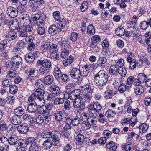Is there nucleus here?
<instances>
[{
	"label": "nucleus",
	"mask_w": 151,
	"mask_h": 151,
	"mask_svg": "<svg viewBox=\"0 0 151 151\" xmlns=\"http://www.w3.org/2000/svg\"><path fill=\"white\" fill-rule=\"evenodd\" d=\"M108 79L107 73L104 70H101L94 76V81L96 86L102 87L106 84Z\"/></svg>",
	"instance_id": "f257e3e1"
},
{
	"label": "nucleus",
	"mask_w": 151,
	"mask_h": 151,
	"mask_svg": "<svg viewBox=\"0 0 151 151\" xmlns=\"http://www.w3.org/2000/svg\"><path fill=\"white\" fill-rule=\"evenodd\" d=\"M66 22V19H63L57 23V26L55 25H51L48 29V32L51 35H54L58 32H60L65 27Z\"/></svg>",
	"instance_id": "f03ea898"
},
{
	"label": "nucleus",
	"mask_w": 151,
	"mask_h": 151,
	"mask_svg": "<svg viewBox=\"0 0 151 151\" xmlns=\"http://www.w3.org/2000/svg\"><path fill=\"white\" fill-rule=\"evenodd\" d=\"M24 146L30 144L29 151H39L40 146L36 139L34 137H29L23 141Z\"/></svg>",
	"instance_id": "7ed1b4c3"
},
{
	"label": "nucleus",
	"mask_w": 151,
	"mask_h": 151,
	"mask_svg": "<svg viewBox=\"0 0 151 151\" xmlns=\"http://www.w3.org/2000/svg\"><path fill=\"white\" fill-rule=\"evenodd\" d=\"M33 28L31 27H26V26H20L17 30L18 35L19 37H25L27 35L28 32H32Z\"/></svg>",
	"instance_id": "20e7f679"
},
{
	"label": "nucleus",
	"mask_w": 151,
	"mask_h": 151,
	"mask_svg": "<svg viewBox=\"0 0 151 151\" xmlns=\"http://www.w3.org/2000/svg\"><path fill=\"white\" fill-rule=\"evenodd\" d=\"M51 139L53 142V145H57V144L59 142L60 138L61 137L60 133L57 130H53L51 132Z\"/></svg>",
	"instance_id": "39448f33"
},
{
	"label": "nucleus",
	"mask_w": 151,
	"mask_h": 151,
	"mask_svg": "<svg viewBox=\"0 0 151 151\" xmlns=\"http://www.w3.org/2000/svg\"><path fill=\"white\" fill-rule=\"evenodd\" d=\"M70 76L72 78L75 79L80 80L81 81L82 79L80 80V77L81 75V73L80 69L76 68H72L70 72Z\"/></svg>",
	"instance_id": "423d86ee"
},
{
	"label": "nucleus",
	"mask_w": 151,
	"mask_h": 151,
	"mask_svg": "<svg viewBox=\"0 0 151 151\" xmlns=\"http://www.w3.org/2000/svg\"><path fill=\"white\" fill-rule=\"evenodd\" d=\"M20 8L22 9V11L24 10V8H16L13 7H9L7 9L6 12L7 15L12 18H14L16 17L18 14V10Z\"/></svg>",
	"instance_id": "0eeeda50"
},
{
	"label": "nucleus",
	"mask_w": 151,
	"mask_h": 151,
	"mask_svg": "<svg viewBox=\"0 0 151 151\" xmlns=\"http://www.w3.org/2000/svg\"><path fill=\"white\" fill-rule=\"evenodd\" d=\"M20 21L23 23V25L22 26H26L27 27L32 26L30 24L31 22V20L28 16L26 14L21 15L19 17Z\"/></svg>",
	"instance_id": "6e6552de"
},
{
	"label": "nucleus",
	"mask_w": 151,
	"mask_h": 151,
	"mask_svg": "<svg viewBox=\"0 0 151 151\" xmlns=\"http://www.w3.org/2000/svg\"><path fill=\"white\" fill-rule=\"evenodd\" d=\"M73 100V105L74 108H79L80 109H83L85 108V106L82 98H77Z\"/></svg>",
	"instance_id": "1a4fd4ad"
},
{
	"label": "nucleus",
	"mask_w": 151,
	"mask_h": 151,
	"mask_svg": "<svg viewBox=\"0 0 151 151\" xmlns=\"http://www.w3.org/2000/svg\"><path fill=\"white\" fill-rule=\"evenodd\" d=\"M69 94H68V98L71 100H74L76 99L81 98L80 94L81 93L80 90L79 89H72Z\"/></svg>",
	"instance_id": "9d476101"
},
{
	"label": "nucleus",
	"mask_w": 151,
	"mask_h": 151,
	"mask_svg": "<svg viewBox=\"0 0 151 151\" xmlns=\"http://www.w3.org/2000/svg\"><path fill=\"white\" fill-rule=\"evenodd\" d=\"M11 61L13 63L15 68L17 69L19 68L20 65L22 64V60L21 57L18 55H16L12 58Z\"/></svg>",
	"instance_id": "9b49d317"
},
{
	"label": "nucleus",
	"mask_w": 151,
	"mask_h": 151,
	"mask_svg": "<svg viewBox=\"0 0 151 151\" xmlns=\"http://www.w3.org/2000/svg\"><path fill=\"white\" fill-rule=\"evenodd\" d=\"M38 66H41L50 69L52 67V63L50 60L45 59L43 60H38L37 62Z\"/></svg>",
	"instance_id": "f8f14e48"
},
{
	"label": "nucleus",
	"mask_w": 151,
	"mask_h": 151,
	"mask_svg": "<svg viewBox=\"0 0 151 151\" xmlns=\"http://www.w3.org/2000/svg\"><path fill=\"white\" fill-rule=\"evenodd\" d=\"M99 67L104 68L108 65V63L106 58L104 57L99 56L97 61Z\"/></svg>",
	"instance_id": "ddd939ff"
},
{
	"label": "nucleus",
	"mask_w": 151,
	"mask_h": 151,
	"mask_svg": "<svg viewBox=\"0 0 151 151\" xmlns=\"http://www.w3.org/2000/svg\"><path fill=\"white\" fill-rule=\"evenodd\" d=\"M17 129L20 134H24L28 131L29 127L25 124H22L17 127Z\"/></svg>",
	"instance_id": "4468645a"
},
{
	"label": "nucleus",
	"mask_w": 151,
	"mask_h": 151,
	"mask_svg": "<svg viewBox=\"0 0 151 151\" xmlns=\"http://www.w3.org/2000/svg\"><path fill=\"white\" fill-rule=\"evenodd\" d=\"M49 90L53 94L57 96H59L60 94L59 87L55 85H52L50 86Z\"/></svg>",
	"instance_id": "2eb2a0df"
},
{
	"label": "nucleus",
	"mask_w": 151,
	"mask_h": 151,
	"mask_svg": "<svg viewBox=\"0 0 151 151\" xmlns=\"http://www.w3.org/2000/svg\"><path fill=\"white\" fill-rule=\"evenodd\" d=\"M150 25L151 28V18H150L147 21H143L139 25L140 28L142 30H146Z\"/></svg>",
	"instance_id": "dca6fc26"
},
{
	"label": "nucleus",
	"mask_w": 151,
	"mask_h": 151,
	"mask_svg": "<svg viewBox=\"0 0 151 151\" xmlns=\"http://www.w3.org/2000/svg\"><path fill=\"white\" fill-rule=\"evenodd\" d=\"M149 128V125L146 123H143L140 125L139 127V134L142 135L147 131Z\"/></svg>",
	"instance_id": "f3484780"
},
{
	"label": "nucleus",
	"mask_w": 151,
	"mask_h": 151,
	"mask_svg": "<svg viewBox=\"0 0 151 151\" xmlns=\"http://www.w3.org/2000/svg\"><path fill=\"white\" fill-rule=\"evenodd\" d=\"M14 112L15 115L21 117L25 113V110L22 107L19 106L14 109Z\"/></svg>",
	"instance_id": "a211bd4d"
},
{
	"label": "nucleus",
	"mask_w": 151,
	"mask_h": 151,
	"mask_svg": "<svg viewBox=\"0 0 151 151\" xmlns=\"http://www.w3.org/2000/svg\"><path fill=\"white\" fill-rule=\"evenodd\" d=\"M21 117L15 115L10 119V121L14 125H18L21 123Z\"/></svg>",
	"instance_id": "6ab92c4d"
},
{
	"label": "nucleus",
	"mask_w": 151,
	"mask_h": 151,
	"mask_svg": "<svg viewBox=\"0 0 151 151\" xmlns=\"http://www.w3.org/2000/svg\"><path fill=\"white\" fill-rule=\"evenodd\" d=\"M43 81L45 84L51 85L53 82L54 78L51 75H47L44 78Z\"/></svg>",
	"instance_id": "aec40b11"
},
{
	"label": "nucleus",
	"mask_w": 151,
	"mask_h": 151,
	"mask_svg": "<svg viewBox=\"0 0 151 151\" xmlns=\"http://www.w3.org/2000/svg\"><path fill=\"white\" fill-rule=\"evenodd\" d=\"M52 144L53 145V142L50 139H48L44 142L42 147L44 149H48L51 147Z\"/></svg>",
	"instance_id": "412c9836"
},
{
	"label": "nucleus",
	"mask_w": 151,
	"mask_h": 151,
	"mask_svg": "<svg viewBox=\"0 0 151 151\" xmlns=\"http://www.w3.org/2000/svg\"><path fill=\"white\" fill-rule=\"evenodd\" d=\"M63 112L61 110H56L54 116L55 120L58 122L62 121Z\"/></svg>",
	"instance_id": "4be33fe9"
},
{
	"label": "nucleus",
	"mask_w": 151,
	"mask_h": 151,
	"mask_svg": "<svg viewBox=\"0 0 151 151\" xmlns=\"http://www.w3.org/2000/svg\"><path fill=\"white\" fill-rule=\"evenodd\" d=\"M82 91L85 93H92L93 90L90 84H86L81 87Z\"/></svg>",
	"instance_id": "5701e85b"
},
{
	"label": "nucleus",
	"mask_w": 151,
	"mask_h": 151,
	"mask_svg": "<svg viewBox=\"0 0 151 151\" xmlns=\"http://www.w3.org/2000/svg\"><path fill=\"white\" fill-rule=\"evenodd\" d=\"M9 27L11 30L17 29L19 26L18 22L17 21L11 20L9 22Z\"/></svg>",
	"instance_id": "b1692460"
},
{
	"label": "nucleus",
	"mask_w": 151,
	"mask_h": 151,
	"mask_svg": "<svg viewBox=\"0 0 151 151\" xmlns=\"http://www.w3.org/2000/svg\"><path fill=\"white\" fill-rule=\"evenodd\" d=\"M119 68L115 64L111 65L109 69L110 74L111 76L116 75V73H118Z\"/></svg>",
	"instance_id": "393cba45"
},
{
	"label": "nucleus",
	"mask_w": 151,
	"mask_h": 151,
	"mask_svg": "<svg viewBox=\"0 0 151 151\" xmlns=\"http://www.w3.org/2000/svg\"><path fill=\"white\" fill-rule=\"evenodd\" d=\"M6 37L10 41L14 40L17 37L16 32L13 31H10L6 35Z\"/></svg>",
	"instance_id": "a878e982"
},
{
	"label": "nucleus",
	"mask_w": 151,
	"mask_h": 151,
	"mask_svg": "<svg viewBox=\"0 0 151 151\" xmlns=\"http://www.w3.org/2000/svg\"><path fill=\"white\" fill-rule=\"evenodd\" d=\"M81 75L86 76L89 72V68L87 65L82 66L80 69Z\"/></svg>",
	"instance_id": "bb28decb"
},
{
	"label": "nucleus",
	"mask_w": 151,
	"mask_h": 151,
	"mask_svg": "<svg viewBox=\"0 0 151 151\" xmlns=\"http://www.w3.org/2000/svg\"><path fill=\"white\" fill-rule=\"evenodd\" d=\"M46 18L47 17L45 14L43 13H42L40 15L39 14L36 13L32 17L33 20L34 22L35 21H37L39 19L42 20V19L43 21H45V20Z\"/></svg>",
	"instance_id": "cd10ccee"
},
{
	"label": "nucleus",
	"mask_w": 151,
	"mask_h": 151,
	"mask_svg": "<svg viewBox=\"0 0 151 151\" xmlns=\"http://www.w3.org/2000/svg\"><path fill=\"white\" fill-rule=\"evenodd\" d=\"M34 103L35 105L37 106H43L45 103V101L43 99L41 96L37 97H35V99L34 101Z\"/></svg>",
	"instance_id": "c85d7f7f"
},
{
	"label": "nucleus",
	"mask_w": 151,
	"mask_h": 151,
	"mask_svg": "<svg viewBox=\"0 0 151 151\" xmlns=\"http://www.w3.org/2000/svg\"><path fill=\"white\" fill-rule=\"evenodd\" d=\"M147 78L146 75L144 73H141L139 74L137 78V85H140L142 83H144V81Z\"/></svg>",
	"instance_id": "c756f323"
},
{
	"label": "nucleus",
	"mask_w": 151,
	"mask_h": 151,
	"mask_svg": "<svg viewBox=\"0 0 151 151\" xmlns=\"http://www.w3.org/2000/svg\"><path fill=\"white\" fill-rule=\"evenodd\" d=\"M37 109V106L34 104L32 102L28 106L27 110L29 112L34 113L36 111Z\"/></svg>",
	"instance_id": "7c9ffc66"
},
{
	"label": "nucleus",
	"mask_w": 151,
	"mask_h": 151,
	"mask_svg": "<svg viewBox=\"0 0 151 151\" xmlns=\"http://www.w3.org/2000/svg\"><path fill=\"white\" fill-rule=\"evenodd\" d=\"M25 60L28 63H30L33 62L34 60V55L31 53H29L25 56Z\"/></svg>",
	"instance_id": "2f4dec72"
},
{
	"label": "nucleus",
	"mask_w": 151,
	"mask_h": 151,
	"mask_svg": "<svg viewBox=\"0 0 151 151\" xmlns=\"http://www.w3.org/2000/svg\"><path fill=\"white\" fill-rule=\"evenodd\" d=\"M45 106L46 107L47 110V116H45V119H47L48 117H50L51 115L50 111L52 109L53 104L52 103H48Z\"/></svg>",
	"instance_id": "473e14b6"
},
{
	"label": "nucleus",
	"mask_w": 151,
	"mask_h": 151,
	"mask_svg": "<svg viewBox=\"0 0 151 151\" xmlns=\"http://www.w3.org/2000/svg\"><path fill=\"white\" fill-rule=\"evenodd\" d=\"M137 78H135L133 76H130L127 79V83L130 85L132 84L135 85H137Z\"/></svg>",
	"instance_id": "72a5a7b5"
},
{
	"label": "nucleus",
	"mask_w": 151,
	"mask_h": 151,
	"mask_svg": "<svg viewBox=\"0 0 151 151\" xmlns=\"http://www.w3.org/2000/svg\"><path fill=\"white\" fill-rule=\"evenodd\" d=\"M9 138V144L15 145L17 143V138L14 135H8Z\"/></svg>",
	"instance_id": "f704fd0d"
},
{
	"label": "nucleus",
	"mask_w": 151,
	"mask_h": 151,
	"mask_svg": "<svg viewBox=\"0 0 151 151\" xmlns=\"http://www.w3.org/2000/svg\"><path fill=\"white\" fill-rule=\"evenodd\" d=\"M134 88L135 93L137 95H141L144 91V87L142 85H135Z\"/></svg>",
	"instance_id": "c9c22d12"
},
{
	"label": "nucleus",
	"mask_w": 151,
	"mask_h": 151,
	"mask_svg": "<svg viewBox=\"0 0 151 151\" xmlns=\"http://www.w3.org/2000/svg\"><path fill=\"white\" fill-rule=\"evenodd\" d=\"M16 126L14 125H12L7 127L6 135L10 136L13 134V133L15 131L16 129Z\"/></svg>",
	"instance_id": "e433bc0d"
},
{
	"label": "nucleus",
	"mask_w": 151,
	"mask_h": 151,
	"mask_svg": "<svg viewBox=\"0 0 151 151\" xmlns=\"http://www.w3.org/2000/svg\"><path fill=\"white\" fill-rule=\"evenodd\" d=\"M115 94V92L113 90L108 89L106 91L104 92V96L106 99H108L111 98Z\"/></svg>",
	"instance_id": "4c0bfd02"
},
{
	"label": "nucleus",
	"mask_w": 151,
	"mask_h": 151,
	"mask_svg": "<svg viewBox=\"0 0 151 151\" xmlns=\"http://www.w3.org/2000/svg\"><path fill=\"white\" fill-rule=\"evenodd\" d=\"M53 74L55 78L57 79H59L60 77L61 76L62 73L60 68L58 67L55 68L53 71Z\"/></svg>",
	"instance_id": "58836bf2"
},
{
	"label": "nucleus",
	"mask_w": 151,
	"mask_h": 151,
	"mask_svg": "<svg viewBox=\"0 0 151 151\" xmlns=\"http://www.w3.org/2000/svg\"><path fill=\"white\" fill-rule=\"evenodd\" d=\"M106 147L110 149V151H115L117 148V146L115 143L111 141L106 145Z\"/></svg>",
	"instance_id": "ea45409f"
},
{
	"label": "nucleus",
	"mask_w": 151,
	"mask_h": 151,
	"mask_svg": "<svg viewBox=\"0 0 151 151\" xmlns=\"http://www.w3.org/2000/svg\"><path fill=\"white\" fill-rule=\"evenodd\" d=\"M87 32L88 34L91 36L93 35L95 32V28L92 24H90L87 27Z\"/></svg>",
	"instance_id": "a19ab883"
},
{
	"label": "nucleus",
	"mask_w": 151,
	"mask_h": 151,
	"mask_svg": "<svg viewBox=\"0 0 151 151\" xmlns=\"http://www.w3.org/2000/svg\"><path fill=\"white\" fill-rule=\"evenodd\" d=\"M84 139V137L83 135L80 134H78L76 138V142L77 144L79 145L82 144Z\"/></svg>",
	"instance_id": "79ce46f5"
},
{
	"label": "nucleus",
	"mask_w": 151,
	"mask_h": 151,
	"mask_svg": "<svg viewBox=\"0 0 151 151\" xmlns=\"http://www.w3.org/2000/svg\"><path fill=\"white\" fill-rule=\"evenodd\" d=\"M97 42L92 40L89 43L90 47L91 48V50H93L95 52H97L99 51V49L97 46Z\"/></svg>",
	"instance_id": "37998d69"
},
{
	"label": "nucleus",
	"mask_w": 151,
	"mask_h": 151,
	"mask_svg": "<svg viewBox=\"0 0 151 151\" xmlns=\"http://www.w3.org/2000/svg\"><path fill=\"white\" fill-rule=\"evenodd\" d=\"M58 46L55 44H52L51 45L49 50L50 54L57 53L58 51Z\"/></svg>",
	"instance_id": "c03bdc74"
},
{
	"label": "nucleus",
	"mask_w": 151,
	"mask_h": 151,
	"mask_svg": "<svg viewBox=\"0 0 151 151\" xmlns=\"http://www.w3.org/2000/svg\"><path fill=\"white\" fill-rule=\"evenodd\" d=\"M100 113L94 109L89 111V116L93 118L97 117Z\"/></svg>",
	"instance_id": "a18cd8bd"
},
{
	"label": "nucleus",
	"mask_w": 151,
	"mask_h": 151,
	"mask_svg": "<svg viewBox=\"0 0 151 151\" xmlns=\"http://www.w3.org/2000/svg\"><path fill=\"white\" fill-rule=\"evenodd\" d=\"M115 32L117 35L122 36L124 35L125 30L123 27H118L116 29Z\"/></svg>",
	"instance_id": "49530a36"
},
{
	"label": "nucleus",
	"mask_w": 151,
	"mask_h": 151,
	"mask_svg": "<svg viewBox=\"0 0 151 151\" xmlns=\"http://www.w3.org/2000/svg\"><path fill=\"white\" fill-rule=\"evenodd\" d=\"M50 70V69L42 66L39 69V71L41 75H46L48 73Z\"/></svg>",
	"instance_id": "de8ad7c7"
},
{
	"label": "nucleus",
	"mask_w": 151,
	"mask_h": 151,
	"mask_svg": "<svg viewBox=\"0 0 151 151\" xmlns=\"http://www.w3.org/2000/svg\"><path fill=\"white\" fill-rule=\"evenodd\" d=\"M44 83L43 81L40 79L36 80L35 81V85L39 88L44 87Z\"/></svg>",
	"instance_id": "09e8293b"
},
{
	"label": "nucleus",
	"mask_w": 151,
	"mask_h": 151,
	"mask_svg": "<svg viewBox=\"0 0 151 151\" xmlns=\"http://www.w3.org/2000/svg\"><path fill=\"white\" fill-rule=\"evenodd\" d=\"M98 121L100 122L104 123L107 122V119L102 113H100L97 116Z\"/></svg>",
	"instance_id": "8fccbe9b"
},
{
	"label": "nucleus",
	"mask_w": 151,
	"mask_h": 151,
	"mask_svg": "<svg viewBox=\"0 0 151 151\" xmlns=\"http://www.w3.org/2000/svg\"><path fill=\"white\" fill-rule=\"evenodd\" d=\"M80 118L78 116H76L72 118L71 124L73 126H76L80 124Z\"/></svg>",
	"instance_id": "3c124183"
},
{
	"label": "nucleus",
	"mask_w": 151,
	"mask_h": 151,
	"mask_svg": "<svg viewBox=\"0 0 151 151\" xmlns=\"http://www.w3.org/2000/svg\"><path fill=\"white\" fill-rule=\"evenodd\" d=\"M51 132L47 130L44 131L42 134V136L44 138L51 139Z\"/></svg>",
	"instance_id": "603ef678"
},
{
	"label": "nucleus",
	"mask_w": 151,
	"mask_h": 151,
	"mask_svg": "<svg viewBox=\"0 0 151 151\" xmlns=\"http://www.w3.org/2000/svg\"><path fill=\"white\" fill-rule=\"evenodd\" d=\"M18 88L15 85H11L9 88V93L12 95L15 94L17 91Z\"/></svg>",
	"instance_id": "864d4df0"
},
{
	"label": "nucleus",
	"mask_w": 151,
	"mask_h": 151,
	"mask_svg": "<svg viewBox=\"0 0 151 151\" xmlns=\"http://www.w3.org/2000/svg\"><path fill=\"white\" fill-rule=\"evenodd\" d=\"M116 114V113L114 111L111 110H108L106 112L105 115L106 117L109 118H111L114 117Z\"/></svg>",
	"instance_id": "5fc2aeb1"
},
{
	"label": "nucleus",
	"mask_w": 151,
	"mask_h": 151,
	"mask_svg": "<svg viewBox=\"0 0 151 151\" xmlns=\"http://www.w3.org/2000/svg\"><path fill=\"white\" fill-rule=\"evenodd\" d=\"M53 16L56 20L59 21V22H60L63 19H64V18L61 19L60 13L58 11L54 12L53 13Z\"/></svg>",
	"instance_id": "6e6d98bb"
},
{
	"label": "nucleus",
	"mask_w": 151,
	"mask_h": 151,
	"mask_svg": "<svg viewBox=\"0 0 151 151\" xmlns=\"http://www.w3.org/2000/svg\"><path fill=\"white\" fill-rule=\"evenodd\" d=\"M73 57L70 56L68 58L64 60L63 61V64L65 66H68L71 64L73 62Z\"/></svg>",
	"instance_id": "4d7b16f0"
},
{
	"label": "nucleus",
	"mask_w": 151,
	"mask_h": 151,
	"mask_svg": "<svg viewBox=\"0 0 151 151\" xmlns=\"http://www.w3.org/2000/svg\"><path fill=\"white\" fill-rule=\"evenodd\" d=\"M69 44L66 40L63 41L61 43V47L62 50H69Z\"/></svg>",
	"instance_id": "13d9d810"
},
{
	"label": "nucleus",
	"mask_w": 151,
	"mask_h": 151,
	"mask_svg": "<svg viewBox=\"0 0 151 151\" xmlns=\"http://www.w3.org/2000/svg\"><path fill=\"white\" fill-rule=\"evenodd\" d=\"M89 116V114H88V113L83 112L81 115L80 120L81 119L82 121L85 122L88 121L90 119Z\"/></svg>",
	"instance_id": "bf43d9fd"
},
{
	"label": "nucleus",
	"mask_w": 151,
	"mask_h": 151,
	"mask_svg": "<svg viewBox=\"0 0 151 151\" xmlns=\"http://www.w3.org/2000/svg\"><path fill=\"white\" fill-rule=\"evenodd\" d=\"M54 101V105H60L64 103V99L62 98L55 97Z\"/></svg>",
	"instance_id": "052dcab7"
},
{
	"label": "nucleus",
	"mask_w": 151,
	"mask_h": 151,
	"mask_svg": "<svg viewBox=\"0 0 151 151\" xmlns=\"http://www.w3.org/2000/svg\"><path fill=\"white\" fill-rule=\"evenodd\" d=\"M73 87V83H70L68 84L66 86V88L67 89L65 91V93L64 95V96H66L68 94H69L72 91V89H73L72 88Z\"/></svg>",
	"instance_id": "680f3d73"
},
{
	"label": "nucleus",
	"mask_w": 151,
	"mask_h": 151,
	"mask_svg": "<svg viewBox=\"0 0 151 151\" xmlns=\"http://www.w3.org/2000/svg\"><path fill=\"white\" fill-rule=\"evenodd\" d=\"M63 107L65 110L66 111H69L71 109V102L69 100H67L64 103Z\"/></svg>",
	"instance_id": "e2e57ef3"
},
{
	"label": "nucleus",
	"mask_w": 151,
	"mask_h": 151,
	"mask_svg": "<svg viewBox=\"0 0 151 151\" xmlns=\"http://www.w3.org/2000/svg\"><path fill=\"white\" fill-rule=\"evenodd\" d=\"M137 22V20H135L133 21H129L127 22V26L129 28H133V29L135 28V27L136 24V23Z\"/></svg>",
	"instance_id": "0e129e2a"
},
{
	"label": "nucleus",
	"mask_w": 151,
	"mask_h": 151,
	"mask_svg": "<svg viewBox=\"0 0 151 151\" xmlns=\"http://www.w3.org/2000/svg\"><path fill=\"white\" fill-rule=\"evenodd\" d=\"M88 7V3L87 1H83L80 6L81 11L82 12L85 11Z\"/></svg>",
	"instance_id": "69168bd1"
},
{
	"label": "nucleus",
	"mask_w": 151,
	"mask_h": 151,
	"mask_svg": "<svg viewBox=\"0 0 151 151\" xmlns=\"http://www.w3.org/2000/svg\"><path fill=\"white\" fill-rule=\"evenodd\" d=\"M2 84L5 87H9L12 84L11 80L10 79H5L2 81Z\"/></svg>",
	"instance_id": "338daca9"
},
{
	"label": "nucleus",
	"mask_w": 151,
	"mask_h": 151,
	"mask_svg": "<svg viewBox=\"0 0 151 151\" xmlns=\"http://www.w3.org/2000/svg\"><path fill=\"white\" fill-rule=\"evenodd\" d=\"M44 118L41 115H38L36 118V122L39 124H42L44 122Z\"/></svg>",
	"instance_id": "774afa93"
}]
</instances>
